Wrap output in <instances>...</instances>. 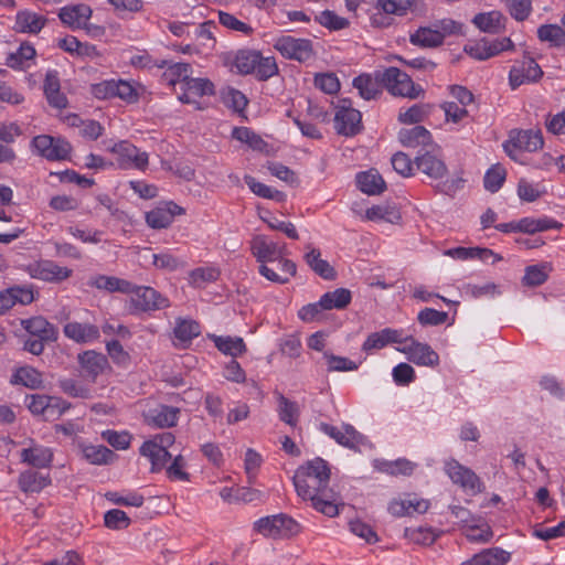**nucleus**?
<instances>
[{"label":"nucleus","mask_w":565,"mask_h":565,"mask_svg":"<svg viewBox=\"0 0 565 565\" xmlns=\"http://www.w3.org/2000/svg\"><path fill=\"white\" fill-rule=\"evenodd\" d=\"M159 67H166L163 73V78L168 82L169 85H175L180 83L181 86L186 81V78L192 74V66L189 63H171L168 65L167 61H162Z\"/></svg>","instance_id":"obj_36"},{"label":"nucleus","mask_w":565,"mask_h":565,"mask_svg":"<svg viewBox=\"0 0 565 565\" xmlns=\"http://www.w3.org/2000/svg\"><path fill=\"white\" fill-rule=\"evenodd\" d=\"M429 114L428 105H413L405 111H399L398 121L405 125H414L423 121Z\"/></svg>","instance_id":"obj_59"},{"label":"nucleus","mask_w":565,"mask_h":565,"mask_svg":"<svg viewBox=\"0 0 565 565\" xmlns=\"http://www.w3.org/2000/svg\"><path fill=\"white\" fill-rule=\"evenodd\" d=\"M10 383L13 385H23L30 390H39L43 387V375L36 369L25 365L14 371Z\"/></svg>","instance_id":"obj_31"},{"label":"nucleus","mask_w":565,"mask_h":565,"mask_svg":"<svg viewBox=\"0 0 565 565\" xmlns=\"http://www.w3.org/2000/svg\"><path fill=\"white\" fill-rule=\"evenodd\" d=\"M543 72L540 65L530 56H525L519 65H514L509 73L510 85L513 89L526 82L541 78Z\"/></svg>","instance_id":"obj_10"},{"label":"nucleus","mask_w":565,"mask_h":565,"mask_svg":"<svg viewBox=\"0 0 565 565\" xmlns=\"http://www.w3.org/2000/svg\"><path fill=\"white\" fill-rule=\"evenodd\" d=\"M21 326L24 328L26 332L42 340H57L58 331L56 327L41 316L32 317L30 319H22Z\"/></svg>","instance_id":"obj_22"},{"label":"nucleus","mask_w":565,"mask_h":565,"mask_svg":"<svg viewBox=\"0 0 565 565\" xmlns=\"http://www.w3.org/2000/svg\"><path fill=\"white\" fill-rule=\"evenodd\" d=\"M34 56L35 49L28 43H22L17 52L11 53L7 57V65L11 68L22 70L25 62L32 60Z\"/></svg>","instance_id":"obj_56"},{"label":"nucleus","mask_w":565,"mask_h":565,"mask_svg":"<svg viewBox=\"0 0 565 565\" xmlns=\"http://www.w3.org/2000/svg\"><path fill=\"white\" fill-rule=\"evenodd\" d=\"M57 385L61 391L70 397L82 399H89L93 397L92 390L77 380L60 379Z\"/></svg>","instance_id":"obj_48"},{"label":"nucleus","mask_w":565,"mask_h":565,"mask_svg":"<svg viewBox=\"0 0 565 565\" xmlns=\"http://www.w3.org/2000/svg\"><path fill=\"white\" fill-rule=\"evenodd\" d=\"M299 413L300 409L296 402L289 401L282 394L278 395V414L281 422L296 426Z\"/></svg>","instance_id":"obj_51"},{"label":"nucleus","mask_w":565,"mask_h":565,"mask_svg":"<svg viewBox=\"0 0 565 565\" xmlns=\"http://www.w3.org/2000/svg\"><path fill=\"white\" fill-rule=\"evenodd\" d=\"M140 454L150 459L152 471L162 469L171 458L168 449L158 447L156 443H143L140 447Z\"/></svg>","instance_id":"obj_41"},{"label":"nucleus","mask_w":565,"mask_h":565,"mask_svg":"<svg viewBox=\"0 0 565 565\" xmlns=\"http://www.w3.org/2000/svg\"><path fill=\"white\" fill-rule=\"evenodd\" d=\"M404 535L411 542H413L415 544H420V545H430L437 539V534L435 533V531L431 527H424V526L406 527Z\"/></svg>","instance_id":"obj_55"},{"label":"nucleus","mask_w":565,"mask_h":565,"mask_svg":"<svg viewBox=\"0 0 565 565\" xmlns=\"http://www.w3.org/2000/svg\"><path fill=\"white\" fill-rule=\"evenodd\" d=\"M408 344L397 348V351L406 354L407 360L416 365L434 367L439 364V355L427 343H422L409 337Z\"/></svg>","instance_id":"obj_9"},{"label":"nucleus","mask_w":565,"mask_h":565,"mask_svg":"<svg viewBox=\"0 0 565 565\" xmlns=\"http://www.w3.org/2000/svg\"><path fill=\"white\" fill-rule=\"evenodd\" d=\"M398 140L405 147L416 148L431 142V134L423 126L401 129Z\"/></svg>","instance_id":"obj_32"},{"label":"nucleus","mask_w":565,"mask_h":565,"mask_svg":"<svg viewBox=\"0 0 565 565\" xmlns=\"http://www.w3.org/2000/svg\"><path fill=\"white\" fill-rule=\"evenodd\" d=\"M200 333V324L196 321L181 318L177 320L174 335L182 343H190Z\"/></svg>","instance_id":"obj_50"},{"label":"nucleus","mask_w":565,"mask_h":565,"mask_svg":"<svg viewBox=\"0 0 565 565\" xmlns=\"http://www.w3.org/2000/svg\"><path fill=\"white\" fill-rule=\"evenodd\" d=\"M43 90L50 106L57 109L67 107V98L63 93H61L57 71H47L44 79Z\"/></svg>","instance_id":"obj_20"},{"label":"nucleus","mask_w":565,"mask_h":565,"mask_svg":"<svg viewBox=\"0 0 565 565\" xmlns=\"http://www.w3.org/2000/svg\"><path fill=\"white\" fill-rule=\"evenodd\" d=\"M511 559V553L501 547H489L475 554L460 565H507Z\"/></svg>","instance_id":"obj_21"},{"label":"nucleus","mask_w":565,"mask_h":565,"mask_svg":"<svg viewBox=\"0 0 565 565\" xmlns=\"http://www.w3.org/2000/svg\"><path fill=\"white\" fill-rule=\"evenodd\" d=\"M409 42L423 49H434L443 44L440 34L433 25L418 28L409 35Z\"/></svg>","instance_id":"obj_34"},{"label":"nucleus","mask_w":565,"mask_h":565,"mask_svg":"<svg viewBox=\"0 0 565 565\" xmlns=\"http://www.w3.org/2000/svg\"><path fill=\"white\" fill-rule=\"evenodd\" d=\"M129 294L131 295V305L141 312L157 311L170 307L169 299L152 287L132 284Z\"/></svg>","instance_id":"obj_5"},{"label":"nucleus","mask_w":565,"mask_h":565,"mask_svg":"<svg viewBox=\"0 0 565 565\" xmlns=\"http://www.w3.org/2000/svg\"><path fill=\"white\" fill-rule=\"evenodd\" d=\"M20 457L22 462L36 468H45L51 465L53 452L49 447L33 444L29 448H23Z\"/></svg>","instance_id":"obj_28"},{"label":"nucleus","mask_w":565,"mask_h":565,"mask_svg":"<svg viewBox=\"0 0 565 565\" xmlns=\"http://www.w3.org/2000/svg\"><path fill=\"white\" fill-rule=\"evenodd\" d=\"M92 286L97 289L107 290L109 292L129 294L132 289V284L126 279L117 278L114 276L99 275L92 281Z\"/></svg>","instance_id":"obj_43"},{"label":"nucleus","mask_w":565,"mask_h":565,"mask_svg":"<svg viewBox=\"0 0 565 565\" xmlns=\"http://www.w3.org/2000/svg\"><path fill=\"white\" fill-rule=\"evenodd\" d=\"M351 291L345 288H338L323 294L320 298V306L324 310L344 309L351 302Z\"/></svg>","instance_id":"obj_40"},{"label":"nucleus","mask_w":565,"mask_h":565,"mask_svg":"<svg viewBox=\"0 0 565 565\" xmlns=\"http://www.w3.org/2000/svg\"><path fill=\"white\" fill-rule=\"evenodd\" d=\"M66 338L77 343H88L100 335L99 328L92 323L68 322L63 328Z\"/></svg>","instance_id":"obj_23"},{"label":"nucleus","mask_w":565,"mask_h":565,"mask_svg":"<svg viewBox=\"0 0 565 565\" xmlns=\"http://www.w3.org/2000/svg\"><path fill=\"white\" fill-rule=\"evenodd\" d=\"M274 47L288 60L305 63L315 55L312 42L307 39H297L291 35H282L275 41Z\"/></svg>","instance_id":"obj_6"},{"label":"nucleus","mask_w":565,"mask_h":565,"mask_svg":"<svg viewBox=\"0 0 565 565\" xmlns=\"http://www.w3.org/2000/svg\"><path fill=\"white\" fill-rule=\"evenodd\" d=\"M564 25L542 24L537 29V38L541 42L548 43L551 47L565 49Z\"/></svg>","instance_id":"obj_35"},{"label":"nucleus","mask_w":565,"mask_h":565,"mask_svg":"<svg viewBox=\"0 0 565 565\" xmlns=\"http://www.w3.org/2000/svg\"><path fill=\"white\" fill-rule=\"evenodd\" d=\"M507 171L501 164L492 166L484 174L483 184L484 188L494 193L499 191L505 181Z\"/></svg>","instance_id":"obj_58"},{"label":"nucleus","mask_w":565,"mask_h":565,"mask_svg":"<svg viewBox=\"0 0 565 565\" xmlns=\"http://www.w3.org/2000/svg\"><path fill=\"white\" fill-rule=\"evenodd\" d=\"M415 0H377L376 7L387 14L404 15Z\"/></svg>","instance_id":"obj_62"},{"label":"nucleus","mask_w":565,"mask_h":565,"mask_svg":"<svg viewBox=\"0 0 565 565\" xmlns=\"http://www.w3.org/2000/svg\"><path fill=\"white\" fill-rule=\"evenodd\" d=\"M104 523L110 530H124L129 526L130 519L125 511L113 509L105 513Z\"/></svg>","instance_id":"obj_63"},{"label":"nucleus","mask_w":565,"mask_h":565,"mask_svg":"<svg viewBox=\"0 0 565 565\" xmlns=\"http://www.w3.org/2000/svg\"><path fill=\"white\" fill-rule=\"evenodd\" d=\"M92 10L85 4L64 7L60 10L58 18L61 21L72 29H82L89 20Z\"/></svg>","instance_id":"obj_26"},{"label":"nucleus","mask_w":565,"mask_h":565,"mask_svg":"<svg viewBox=\"0 0 565 565\" xmlns=\"http://www.w3.org/2000/svg\"><path fill=\"white\" fill-rule=\"evenodd\" d=\"M244 181L247 184V186L249 188V190L254 194H256L260 198L271 199V200H276V201H282L285 199V194L282 192L257 181L252 175H245Z\"/></svg>","instance_id":"obj_52"},{"label":"nucleus","mask_w":565,"mask_h":565,"mask_svg":"<svg viewBox=\"0 0 565 565\" xmlns=\"http://www.w3.org/2000/svg\"><path fill=\"white\" fill-rule=\"evenodd\" d=\"M184 210L178 204L170 202L166 206L153 209L146 214L147 224L152 228H166L175 215H181Z\"/></svg>","instance_id":"obj_17"},{"label":"nucleus","mask_w":565,"mask_h":565,"mask_svg":"<svg viewBox=\"0 0 565 565\" xmlns=\"http://www.w3.org/2000/svg\"><path fill=\"white\" fill-rule=\"evenodd\" d=\"M505 4L512 18L524 21L532 11L531 0H500Z\"/></svg>","instance_id":"obj_61"},{"label":"nucleus","mask_w":565,"mask_h":565,"mask_svg":"<svg viewBox=\"0 0 565 565\" xmlns=\"http://www.w3.org/2000/svg\"><path fill=\"white\" fill-rule=\"evenodd\" d=\"M376 78L391 95L408 99H417L425 95L420 85L413 82L411 76L391 66L384 71L376 72Z\"/></svg>","instance_id":"obj_2"},{"label":"nucleus","mask_w":565,"mask_h":565,"mask_svg":"<svg viewBox=\"0 0 565 565\" xmlns=\"http://www.w3.org/2000/svg\"><path fill=\"white\" fill-rule=\"evenodd\" d=\"M362 115L352 108L349 99L340 100L334 116V128L339 135L352 137L362 130Z\"/></svg>","instance_id":"obj_7"},{"label":"nucleus","mask_w":565,"mask_h":565,"mask_svg":"<svg viewBox=\"0 0 565 565\" xmlns=\"http://www.w3.org/2000/svg\"><path fill=\"white\" fill-rule=\"evenodd\" d=\"M83 455L93 465H108L116 458V454L106 446H86Z\"/></svg>","instance_id":"obj_49"},{"label":"nucleus","mask_w":565,"mask_h":565,"mask_svg":"<svg viewBox=\"0 0 565 565\" xmlns=\"http://www.w3.org/2000/svg\"><path fill=\"white\" fill-rule=\"evenodd\" d=\"M306 248L307 253L305 254L303 258L307 265L323 279H334L337 275L335 270L327 260L321 258L320 250L312 247L310 244H308Z\"/></svg>","instance_id":"obj_29"},{"label":"nucleus","mask_w":565,"mask_h":565,"mask_svg":"<svg viewBox=\"0 0 565 565\" xmlns=\"http://www.w3.org/2000/svg\"><path fill=\"white\" fill-rule=\"evenodd\" d=\"M254 530L271 539H289L299 533V524L286 514L260 518L254 523Z\"/></svg>","instance_id":"obj_3"},{"label":"nucleus","mask_w":565,"mask_h":565,"mask_svg":"<svg viewBox=\"0 0 565 565\" xmlns=\"http://www.w3.org/2000/svg\"><path fill=\"white\" fill-rule=\"evenodd\" d=\"M509 140L513 145V148L529 152L537 151L544 145L542 131L540 129H513L509 134Z\"/></svg>","instance_id":"obj_14"},{"label":"nucleus","mask_w":565,"mask_h":565,"mask_svg":"<svg viewBox=\"0 0 565 565\" xmlns=\"http://www.w3.org/2000/svg\"><path fill=\"white\" fill-rule=\"evenodd\" d=\"M113 153H116L120 158V166H134L138 169H143L148 164V154L140 152L136 146L129 141H119L114 146L109 147Z\"/></svg>","instance_id":"obj_15"},{"label":"nucleus","mask_w":565,"mask_h":565,"mask_svg":"<svg viewBox=\"0 0 565 565\" xmlns=\"http://www.w3.org/2000/svg\"><path fill=\"white\" fill-rule=\"evenodd\" d=\"M259 52L250 50H242L236 54L235 66L238 73L248 75L254 74Z\"/></svg>","instance_id":"obj_53"},{"label":"nucleus","mask_w":565,"mask_h":565,"mask_svg":"<svg viewBox=\"0 0 565 565\" xmlns=\"http://www.w3.org/2000/svg\"><path fill=\"white\" fill-rule=\"evenodd\" d=\"M376 76V73L374 74ZM353 86L359 90V94L365 100L375 99L381 95L382 84L376 77H372L369 74H362L353 79Z\"/></svg>","instance_id":"obj_38"},{"label":"nucleus","mask_w":565,"mask_h":565,"mask_svg":"<svg viewBox=\"0 0 565 565\" xmlns=\"http://www.w3.org/2000/svg\"><path fill=\"white\" fill-rule=\"evenodd\" d=\"M25 404L32 414L42 415L44 419L49 420L50 396L40 394L28 395Z\"/></svg>","instance_id":"obj_60"},{"label":"nucleus","mask_w":565,"mask_h":565,"mask_svg":"<svg viewBox=\"0 0 565 565\" xmlns=\"http://www.w3.org/2000/svg\"><path fill=\"white\" fill-rule=\"evenodd\" d=\"M505 18L500 11H490L478 13L475 15L472 22L483 32L497 34L504 29Z\"/></svg>","instance_id":"obj_33"},{"label":"nucleus","mask_w":565,"mask_h":565,"mask_svg":"<svg viewBox=\"0 0 565 565\" xmlns=\"http://www.w3.org/2000/svg\"><path fill=\"white\" fill-rule=\"evenodd\" d=\"M294 484L298 495L303 500H310L317 511L330 518L339 514L335 504L337 493L329 488V481L295 475Z\"/></svg>","instance_id":"obj_1"},{"label":"nucleus","mask_w":565,"mask_h":565,"mask_svg":"<svg viewBox=\"0 0 565 565\" xmlns=\"http://www.w3.org/2000/svg\"><path fill=\"white\" fill-rule=\"evenodd\" d=\"M33 151L49 161H62L70 157L72 146L62 137L50 135L35 136L31 141Z\"/></svg>","instance_id":"obj_4"},{"label":"nucleus","mask_w":565,"mask_h":565,"mask_svg":"<svg viewBox=\"0 0 565 565\" xmlns=\"http://www.w3.org/2000/svg\"><path fill=\"white\" fill-rule=\"evenodd\" d=\"M215 347L224 354L237 358L246 351V344L239 337L214 335Z\"/></svg>","instance_id":"obj_45"},{"label":"nucleus","mask_w":565,"mask_h":565,"mask_svg":"<svg viewBox=\"0 0 565 565\" xmlns=\"http://www.w3.org/2000/svg\"><path fill=\"white\" fill-rule=\"evenodd\" d=\"M415 164L420 172L431 179H441L448 171L445 162L430 152L417 156L415 158Z\"/></svg>","instance_id":"obj_27"},{"label":"nucleus","mask_w":565,"mask_h":565,"mask_svg":"<svg viewBox=\"0 0 565 565\" xmlns=\"http://www.w3.org/2000/svg\"><path fill=\"white\" fill-rule=\"evenodd\" d=\"M518 226L519 232L526 234H535L537 232H543L552 228H561L563 227V224L544 216L540 218L523 217L518 221Z\"/></svg>","instance_id":"obj_37"},{"label":"nucleus","mask_w":565,"mask_h":565,"mask_svg":"<svg viewBox=\"0 0 565 565\" xmlns=\"http://www.w3.org/2000/svg\"><path fill=\"white\" fill-rule=\"evenodd\" d=\"M552 270L550 263H543L540 265H531L525 268L523 276V285L527 287H536L543 285Z\"/></svg>","instance_id":"obj_46"},{"label":"nucleus","mask_w":565,"mask_h":565,"mask_svg":"<svg viewBox=\"0 0 565 565\" xmlns=\"http://www.w3.org/2000/svg\"><path fill=\"white\" fill-rule=\"evenodd\" d=\"M78 362L85 372V375L93 382L108 366V360L106 355L93 350L85 351L79 354Z\"/></svg>","instance_id":"obj_24"},{"label":"nucleus","mask_w":565,"mask_h":565,"mask_svg":"<svg viewBox=\"0 0 565 565\" xmlns=\"http://www.w3.org/2000/svg\"><path fill=\"white\" fill-rule=\"evenodd\" d=\"M51 482L50 477L34 470H26L19 477V486L24 492H39Z\"/></svg>","instance_id":"obj_44"},{"label":"nucleus","mask_w":565,"mask_h":565,"mask_svg":"<svg viewBox=\"0 0 565 565\" xmlns=\"http://www.w3.org/2000/svg\"><path fill=\"white\" fill-rule=\"evenodd\" d=\"M374 468L380 472H384L391 476H411L414 471L415 463L407 459L401 458L395 461L388 460H374Z\"/></svg>","instance_id":"obj_39"},{"label":"nucleus","mask_w":565,"mask_h":565,"mask_svg":"<svg viewBox=\"0 0 565 565\" xmlns=\"http://www.w3.org/2000/svg\"><path fill=\"white\" fill-rule=\"evenodd\" d=\"M232 137L256 151H264L268 147V143L248 127H235Z\"/></svg>","instance_id":"obj_47"},{"label":"nucleus","mask_w":565,"mask_h":565,"mask_svg":"<svg viewBox=\"0 0 565 565\" xmlns=\"http://www.w3.org/2000/svg\"><path fill=\"white\" fill-rule=\"evenodd\" d=\"M180 409L168 405H157L153 408L145 411L142 416L145 422L152 427L169 428L177 425Z\"/></svg>","instance_id":"obj_11"},{"label":"nucleus","mask_w":565,"mask_h":565,"mask_svg":"<svg viewBox=\"0 0 565 565\" xmlns=\"http://www.w3.org/2000/svg\"><path fill=\"white\" fill-rule=\"evenodd\" d=\"M323 358L327 361L328 372H350L359 367V364L354 361L345 356L335 355L329 351L323 352Z\"/></svg>","instance_id":"obj_54"},{"label":"nucleus","mask_w":565,"mask_h":565,"mask_svg":"<svg viewBox=\"0 0 565 565\" xmlns=\"http://www.w3.org/2000/svg\"><path fill=\"white\" fill-rule=\"evenodd\" d=\"M429 509V501L408 497L403 500H393L388 505V511L394 516H411L414 514L425 513Z\"/></svg>","instance_id":"obj_18"},{"label":"nucleus","mask_w":565,"mask_h":565,"mask_svg":"<svg viewBox=\"0 0 565 565\" xmlns=\"http://www.w3.org/2000/svg\"><path fill=\"white\" fill-rule=\"evenodd\" d=\"M445 471L451 481L471 494L480 493L484 486L480 478L469 468L460 465L457 460H449L445 463Z\"/></svg>","instance_id":"obj_8"},{"label":"nucleus","mask_w":565,"mask_h":565,"mask_svg":"<svg viewBox=\"0 0 565 565\" xmlns=\"http://www.w3.org/2000/svg\"><path fill=\"white\" fill-rule=\"evenodd\" d=\"M320 430L333 438L339 445L350 449H354L362 439V435L349 424H344L341 428H338L330 424L321 423Z\"/></svg>","instance_id":"obj_16"},{"label":"nucleus","mask_w":565,"mask_h":565,"mask_svg":"<svg viewBox=\"0 0 565 565\" xmlns=\"http://www.w3.org/2000/svg\"><path fill=\"white\" fill-rule=\"evenodd\" d=\"M30 275L44 281L60 282L72 275V269L60 266L52 260H41L30 266Z\"/></svg>","instance_id":"obj_12"},{"label":"nucleus","mask_w":565,"mask_h":565,"mask_svg":"<svg viewBox=\"0 0 565 565\" xmlns=\"http://www.w3.org/2000/svg\"><path fill=\"white\" fill-rule=\"evenodd\" d=\"M218 22L223 26L236 32H241L245 35H250L254 32V29L249 24L238 20L235 15L228 12L220 11Z\"/></svg>","instance_id":"obj_64"},{"label":"nucleus","mask_w":565,"mask_h":565,"mask_svg":"<svg viewBox=\"0 0 565 565\" xmlns=\"http://www.w3.org/2000/svg\"><path fill=\"white\" fill-rule=\"evenodd\" d=\"M250 248L252 254L260 264L275 262L284 255V248L279 247L275 242L267 241L264 235L256 236L252 242Z\"/></svg>","instance_id":"obj_19"},{"label":"nucleus","mask_w":565,"mask_h":565,"mask_svg":"<svg viewBox=\"0 0 565 565\" xmlns=\"http://www.w3.org/2000/svg\"><path fill=\"white\" fill-rule=\"evenodd\" d=\"M356 183L359 189L369 195H379L386 188L385 181L375 169L358 173Z\"/></svg>","instance_id":"obj_30"},{"label":"nucleus","mask_w":565,"mask_h":565,"mask_svg":"<svg viewBox=\"0 0 565 565\" xmlns=\"http://www.w3.org/2000/svg\"><path fill=\"white\" fill-rule=\"evenodd\" d=\"M45 23V17L23 10L17 13L13 29L19 33L36 34L44 28Z\"/></svg>","instance_id":"obj_25"},{"label":"nucleus","mask_w":565,"mask_h":565,"mask_svg":"<svg viewBox=\"0 0 565 565\" xmlns=\"http://www.w3.org/2000/svg\"><path fill=\"white\" fill-rule=\"evenodd\" d=\"M183 93L179 96L182 103L191 104L195 103V98L203 96H212L215 94L214 84L207 78L191 77L181 86Z\"/></svg>","instance_id":"obj_13"},{"label":"nucleus","mask_w":565,"mask_h":565,"mask_svg":"<svg viewBox=\"0 0 565 565\" xmlns=\"http://www.w3.org/2000/svg\"><path fill=\"white\" fill-rule=\"evenodd\" d=\"M278 74V65L275 57L259 54L254 75L258 81H267Z\"/></svg>","instance_id":"obj_57"},{"label":"nucleus","mask_w":565,"mask_h":565,"mask_svg":"<svg viewBox=\"0 0 565 565\" xmlns=\"http://www.w3.org/2000/svg\"><path fill=\"white\" fill-rule=\"evenodd\" d=\"M296 475H301L307 478H318L322 481L330 480V468L328 462L320 457L309 460L307 463L299 467Z\"/></svg>","instance_id":"obj_42"}]
</instances>
